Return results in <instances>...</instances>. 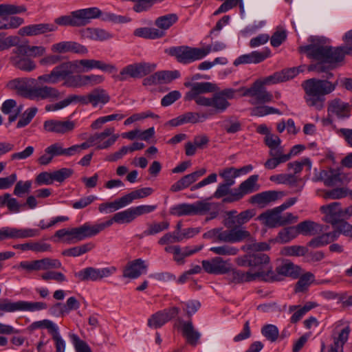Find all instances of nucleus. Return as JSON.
<instances>
[{
    "label": "nucleus",
    "mask_w": 352,
    "mask_h": 352,
    "mask_svg": "<svg viewBox=\"0 0 352 352\" xmlns=\"http://www.w3.org/2000/svg\"><path fill=\"white\" fill-rule=\"evenodd\" d=\"M308 41L310 43L300 46L298 50L311 59L335 64L342 62L345 55H352V45L333 47L325 45L322 38L314 36H310Z\"/></svg>",
    "instance_id": "f257e3e1"
},
{
    "label": "nucleus",
    "mask_w": 352,
    "mask_h": 352,
    "mask_svg": "<svg viewBox=\"0 0 352 352\" xmlns=\"http://www.w3.org/2000/svg\"><path fill=\"white\" fill-rule=\"evenodd\" d=\"M36 80L32 78H16L7 83V87L15 91L18 95L32 100L56 99L59 91L47 85L36 86Z\"/></svg>",
    "instance_id": "f03ea898"
},
{
    "label": "nucleus",
    "mask_w": 352,
    "mask_h": 352,
    "mask_svg": "<svg viewBox=\"0 0 352 352\" xmlns=\"http://www.w3.org/2000/svg\"><path fill=\"white\" fill-rule=\"evenodd\" d=\"M338 85L327 80L309 78L302 82V87L305 91L304 98L308 106L321 110L324 107V96L333 92Z\"/></svg>",
    "instance_id": "7ed1b4c3"
},
{
    "label": "nucleus",
    "mask_w": 352,
    "mask_h": 352,
    "mask_svg": "<svg viewBox=\"0 0 352 352\" xmlns=\"http://www.w3.org/2000/svg\"><path fill=\"white\" fill-rule=\"evenodd\" d=\"M226 45L221 41H215L205 47H194L188 45L173 47L170 49V54L175 56L177 62L188 65L206 58L210 52L225 50Z\"/></svg>",
    "instance_id": "20e7f679"
},
{
    "label": "nucleus",
    "mask_w": 352,
    "mask_h": 352,
    "mask_svg": "<svg viewBox=\"0 0 352 352\" xmlns=\"http://www.w3.org/2000/svg\"><path fill=\"white\" fill-rule=\"evenodd\" d=\"M270 76L263 79H258L256 80L250 87L245 88L241 87L239 89V96H251L252 98L250 100L252 104H264L272 101V94L267 91L265 87L266 85H272L274 82L272 80H269Z\"/></svg>",
    "instance_id": "39448f33"
},
{
    "label": "nucleus",
    "mask_w": 352,
    "mask_h": 352,
    "mask_svg": "<svg viewBox=\"0 0 352 352\" xmlns=\"http://www.w3.org/2000/svg\"><path fill=\"white\" fill-rule=\"evenodd\" d=\"M26 10L24 5L0 4V30L16 29L23 24L24 20L21 17L10 15L21 14Z\"/></svg>",
    "instance_id": "423d86ee"
},
{
    "label": "nucleus",
    "mask_w": 352,
    "mask_h": 352,
    "mask_svg": "<svg viewBox=\"0 0 352 352\" xmlns=\"http://www.w3.org/2000/svg\"><path fill=\"white\" fill-rule=\"evenodd\" d=\"M265 145L269 148L268 155L270 157L264 163V167L267 170L276 168L281 162L288 158L283 155V147L281 146L280 138L273 133L267 134L264 138Z\"/></svg>",
    "instance_id": "0eeeda50"
},
{
    "label": "nucleus",
    "mask_w": 352,
    "mask_h": 352,
    "mask_svg": "<svg viewBox=\"0 0 352 352\" xmlns=\"http://www.w3.org/2000/svg\"><path fill=\"white\" fill-rule=\"evenodd\" d=\"M155 63L148 62H140L129 64L124 67L119 74H115L112 78L116 81H126L129 78H142L149 74L152 73L156 69Z\"/></svg>",
    "instance_id": "6e6552de"
},
{
    "label": "nucleus",
    "mask_w": 352,
    "mask_h": 352,
    "mask_svg": "<svg viewBox=\"0 0 352 352\" xmlns=\"http://www.w3.org/2000/svg\"><path fill=\"white\" fill-rule=\"evenodd\" d=\"M70 74L74 72L86 73L97 69L104 72L113 73L117 72L116 65L96 59H80L67 62Z\"/></svg>",
    "instance_id": "1a4fd4ad"
},
{
    "label": "nucleus",
    "mask_w": 352,
    "mask_h": 352,
    "mask_svg": "<svg viewBox=\"0 0 352 352\" xmlns=\"http://www.w3.org/2000/svg\"><path fill=\"white\" fill-rule=\"evenodd\" d=\"M239 90L232 88L224 89L212 97L202 100V107H212L217 113L224 112L230 106L228 100L234 99L239 96Z\"/></svg>",
    "instance_id": "9d476101"
},
{
    "label": "nucleus",
    "mask_w": 352,
    "mask_h": 352,
    "mask_svg": "<svg viewBox=\"0 0 352 352\" xmlns=\"http://www.w3.org/2000/svg\"><path fill=\"white\" fill-rule=\"evenodd\" d=\"M212 204L209 202L197 201L194 204H179L170 208L169 212L176 217L203 215L209 212Z\"/></svg>",
    "instance_id": "9b49d317"
},
{
    "label": "nucleus",
    "mask_w": 352,
    "mask_h": 352,
    "mask_svg": "<svg viewBox=\"0 0 352 352\" xmlns=\"http://www.w3.org/2000/svg\"><path fill=\"white\" fill-rule=\"evenodd\" d=\"M320 210L324 214V220L333 226V227L339 230L342 231L344 229V223L347 222L344 220V212L341 208L339 202H333L328 205L322 206Z\"/></svg>",
    "instance_id": "f8f14e48"
},
{
    "label": "nucleus",
    "mask_w": 352,
    "mask_h": 352,
    "mask_svg": "<svg viewBox=\"0 0 352 352\" xmlns=\"http://www.w3.org/2000/svg\"><path fill=\"white\" fill-rule=\"evenodd\" d=\"M185 87H190V90L187 91L184 96L185 100H194L195 103L201 106L203 99H206L207 97L202 96L204 94L211 93L215 91L216 86L214 84L210 82H200L191 83L187 82L184 83Z\"/></svg>",
    "instance_id": "ddd939ff"
},
{
    "label": "nucleus",
    "mask_w": 352,
    "mask_h": 352,
    "mask_svg": "<svg viewBox=\"0 0 352 352\" xmlns=\"http://www.w3.org/2000/svg\"><path fill=\"white\" fill-rule=\"evenodd\" d=\"M61 267L62 263L59 260L43 258L38 260L21 261L15 267L19 270L24 271L25 273L30 274L36 271L59 269Z\"/></svg>",
    "instance_id": "4468645a"
},
{
    "label": "nucleus",
    "mask_w": 352,
    "mask_h": 352,
    "mask_svg": "<svg viewBox=\"0 0 352 352\" xmlns=\"http://www.w3.org/2000/svg\"><path fill=\"white\" fill-rule=\"evenodd\" d=\"M116 272L117 268L114 266L102 268L88 267L76 272L75 276L80 281H98L112 276Z\"/></svg>",
    "instance_id": "2eb2a0df"
},
{
    "label": "nucleus",
    "mask_w": 352,
    "mask_h": 352,
    "mask_svg": "<svg viewBox=\"0 0 352 352\" xmlns=\"http://www.w3.org/2000/svg\"><path fill=\"white\" fill-rule=\"evenodd\" d=\"M250 265L258 267V270L254 271V273L264 274L263 276L259 277V279L265 281L276 280L272 267L270 263V257L267 254L263 253L251 254Z\"/></svg>",
    "instance_id": "dca6fc26"
},
{
    "label": "nucleus",
    "mask_w": 352,
    "mask_h": 352,
    "mask_svg": "<svg viewBox=\"0 0 352 352\" xmlns=\"http://www.w3.org/2000/svg\"><path fill=\"white\" fill-rule=\"evenodd\" d=\"M26 54V47L23 45L17 46L12 52L10 62L17 69L30 72L36 68V65L34 60L25 57Z\"/></svg>",
    "instance_id": "f3484780"
},
{
    "label": "nucleus",
    "mask_w": 352,
    "mask_h": 352,
    "mask_svg": "<svg viewBox=\"0 0 352 352\" xmlns=\"http://www.w3.org/2000/svg\"><path fill=\"white\" fill-rule=\"evenodd\" d=\"M107 228L108 227L106 224V221L94 224L90 222H85L82 226L75 228L76 241H80L96 236Z\"/></svg>",
    "instance_id": "a211bd4d"
},
{
    "label": "nucleus",
    "mask_w": 352,
    "mask_h": 352,
    "mask_svg": "<svg viewBox=\"0 0 352 352\" xmlns=\"http://www.w3.org/2000/svg\"><path fill=\"white\" fill-rule=\"evenodd\" d=\"M258 180V175L250 176L247 179L241 182L237 188H234L233 194L230 201H239L245 195L257 191L259 189V185L257 184Z\"/></svg>",
    "instance_id": "6ab92c4d"
},
{
    "label": "nucleus",
    "mask_w": 352,
    "mask_h": 352,
    "mask_svg": "<svg viewBox=\"0 0 352 352\" xmlns=\"http://www.w3.org/2000/svg\"><path fill=\"white\" fill-rule=\"evenodd\" d=\"M113 127L106 128L103 131L91 135L94 146L97 149H107L113 146L117 141L119 135L115 134Z\"/></svg>",
    "instance_id": "aec40b11"
},
{
    "label": "nucleus",
    "mask_w": 352,
    "mask_h": 352,
    "mask_svg": "<svg viewBox=\"0 0 352 352\" xmlns=\"http://www.w3.org/2000/svg\"><path fill=\"white\" fill-rule=\"evenodd\" d=\"M351 106L340 98H336L328 103L327 113L329 116L336 117L338 120L348 119L351 116Z\"/></svg>",
    "instance_id": "412c9836"
},
{
    "label": "nucleus",
    "mask_w": 352,
    "mask_h": 352,
    "mask_svg": "<svg viewBox=\"0 0 352 352\" xmlns=\"http://www.w3.org/2000/svg\"><path fill=\"white\" fill-rule=\"evenodd\" d=\"M202 267L208 274L221 275L230 271L231 263L228 260H223L221 256H216L210 260H204Z\"/></svg>",
    "instance_id": "4be33fe9"
},
{
    "label": "nucleus",
    "mask_w": 352,
    "mask_h": 352,
    "mask_svg": "<svg viewBox=\"0 0 352 352\" xmlns=\"http://www.w3.org/2000/svg\"><path fill=\"white\" fill-rule=\"evenodd\" d=\"M70 75L67 62L63 63L52 69L50 74L39 76L36 81L40 83L56 84Z\"/></svg>",
    "instance_id": "5701e85b"
},
{
    "label": "nucleus",
    "mask_w": 352,
    "mask_h": 352,
    "mask_svg": "<svg viewBox=\"0 0 352 352\" xmlns=\"http://www.w3.org/2000/svg\"><path fill=\"white\" fill-rule=\"evenodd\" d=\"M43 128L47 132L64 135L75 129L76 122L70 120H48L44 122Z\"/></svg>",
    "instance_id": "b1692460"
},
{
    "label": "nucleus",
    "mask_w": 352,
    "mask_h": 352,
    "mask_svg": "<svg viewBox=\"0 0 352 352\" xmlns=\"http://www.w3.org/2000/svg\"><path fill=\"white\" fill-rule=\"evenodd\" d=\"M58 30L56 25L48 23L31 24L21 28L19 34L22 36H34L55 32Z\"/></svg>",
    "instance_id": "393cba45"
},
{
    "label": "nucleus",
    "mask_w": 352,
    "mask_h": 352,
    "mask_svg": "<svg viewBox=\"0 0 352 352\" xmlns=\"http://www.w3.org/2000/svg\"><path fill=\"white\" fill-rule=\"evenodd\" d=\"M111 97L103 88L97 87L87 94L86 105H91L93 108L103 107L109 102Z\"/></svg>",
    "instance_id": "a878e982"
},
{
    "label": "nucleus",
    "mask_w": 352,
    "mask_h": 352,
    "mask_svg": "<svg viewBox=\"0 0 352 352\" xmlns=\"http://www.w3.org/2000/svg\"><path fill=\"white\" fill-rule=\"evenodd\" d=\"M147 267L148 265L145 261L141 258L135 259L127 263L123 271V276L132 279L138 278L142 273L146 272Z\"/></svg>",
    "instance_id": "bb28decb"
},
{
    "label": "nucleus",
    "mask_w": 352,
    "mask_h": 352,
    "mask_svg": "<svg viewBox=\"0 0 352 352\" xmlns=\"http://www.w3.org/2000/svg\"><path fill=\"white\" fill-rule=\"evenodd\" d=\"M177 309H163L152 315L148 320V325L152 328H160L177 315Z\"/></svg>",
    "instance_id": "cd10ccee"
},
{
    "label": "nucleus",
    "mask_w": 352,
    "mask_h": 352,
    "mask_svg": "<svg viewBox=\"0 0 352 352\" xmlns=\"http://www.w3.org/2000/svg\"><path fill=\"white\" fill-rule=\"evenodd\" d=\"M208 118L207 114H200L196 112H187L169 121V124L173 126H177L184 124L191 123L196 124L201 122Z\"/></svg>",
    "instance_id": "c85d7f7f"
},
{
    "label": "nucleus",
    "mask_w": 352,
    "mask_h": 352,
    "mask_svg": "<svg viewBox=\"0 0 352 352\" xmlns=\"http://www.w3.org/2000/svg\"><path fill=\"white\" fill-rule=\"evenodd\" d=\"M282 192L276 190H267L254 195L250 198V202L257 204L260 207H265L269 204L278 199L282 196Z\"/></svg>",
    "instance_id": "c756f323"
},
{
    "label": "nucleus",
    "mask_w": 352,
    "mask_h": 352,
    "mask_svg": "<svg viewBox=\"0 0 352 352\" xmlns=\"http://www.w3.org/2000/svg\"><path fill=\"white\" fill-rule=\"evenodd\" d=\"M264 274L254 273V270H250L244 272L240 270H233L231 273V279L235 283H243L246 282H252L260 280L259 277L263 276Z\"/></svg>",
    "instance_id": "7c9ffc66"
},
{
    "label": "nucleus",
    "mask_w": 352,
    "mask_h": 352,
    "mask_svg": "<svg viewBox=\"0 0 352 352\" xmlns=\"http://www.w3.org/2000/svg\"><path fill=\"white\" fill-rule=\"evenodd\" d=\"M135 219L133 208L131 207L126 210L114 214L111 218L106 221V224L109 228L114 223L118 224L130 223Z\"/></svg>",
    "instance_id": "2f4dec72"
},
{
    "label": "nucleus",
    "mask_w": 352,
    "mask_h": 352,
    "mask_svg": "<svg viewBox=\"0 0 352 352\" xmlns=\"http://www.w3.org/2000/svg\"><path fill=\"white\" fill-rule=\"evenodd\" d=\"M178 21V16L176 14L171 13L157 17L155 21L156 30L162 33L160 38L166 35V30Z\"/></svg>",
    "instance_id": "473e14b6"
},
{
    "label": "nucleus",
    "mask_w": 352,
    "mask_h": 352,
    "mask_svg": "<svg viewBox=\"0 0 352 352\" xmlns=\"http://www.w3.org/2000/svg\"><path fill=\"white\" fill-rule=\"evenodd\" d=\"M13 248L21 250L23 252L31 250L34 252H45L50 251L51 245L43 241H30L21 244L14 245Z\"/></svg>",
    "instance_id": "72a5a7b5"
},
{
    "label": "nucleus",
    "mask_w": 352,
    "mask_h": 352,
    "mask_svg": "<svg viewBox=\"0 0 352 352\" xmlns=\"http://www.w3.org/2000/svg\"><path fill=\"white\" fill-rule=\"evenodd\" d=\"M341 233V231L335 229L332 232L323 234L322 235H320L317 237L312 239L309 242V246L314 248H316L326 245L333 242V241L336 240Z\"/></svg>",
    "instance_id": "f704fd0d"
},
{
    "label": "nucleus",
    "mask_w": 352,
    "mask_h": 352,
    "mask_svg": "<svg viewBox=\"0 0 352 352\" xmlns=\"http://www.w3.org/2000/svg\"><path fill=\"white\" fill-rule=\"evenodd\" d=\"M182 324V333L188 344L196 346L199 342L201 334L197 331L192 324L191 320L184 322L180 321Z\"/></svg>",
    "instance_id": "c9c22d12"
},
{
    "label": "nucleus",
    "mask_w": 352,
    "mask_h": 352,
    "mask_svg": "<svg viewBox=\"0 0 352 352\" xmlns=\"http://www.w3.org/2000/svg\"><path fill=\"white\" fill-rule=\"evenodd\" d=\"M276 271L279 275L289 276L293 278H297L300 274V267L294 265L289 261H283L276 267Z\"/></svg>",
    "instance_id": "e433bc0d"
},
{
    "label": "nucleus",
    "mask_w": 352,
    "mask_h": 352,
    "mask_svg": "<svg viewBox=\"0 0 352 352\" xmlns=\"http://www.w3.org/2000/svg\"><path fill=\"white\" fill-rule=\"evenodd\" d=\"M302 72L300 67H292L283 69L279 72H275L270 76V81L272 80L274 84L289 80L296 76L300 72Z\"/></svg>",
    "instance_id": "4c0bfd02"
},
{
    "label": "nucleus",
    "mask_w": 352,
    "mask_h": 352,
    "mask_svg": "<svg viewBox=\"0 0 352 352\" xmlns=\"http://www.w3.org/2000/svg\"><path fill=\"white\" fill-rule=\"evenodd\" d=\"M280 213H282V211L278 208V207L274 208V209L269 210L266 212L262 213L258 217V219L263 222V223L270 228H276L279 227L280 225V219L279 215Z\"/></svg>",
    "instance_id": "58836bf2"
},
{
    "label": "nucleus",
    "mask_w": 352,
    "mask_h": 352,
    "mask_svg": "<svg viewBox=\"0 0 352 352\" xmlns=\"http://www.w3.org/2000/svg\"><path fill=\"white\" fill-rule=\"evenodd\" d=\"M101 14L102 11L97 7H91L75 11V14H76L78 17V22L82 23V25H86L89 19L100 18Z\"/></svg>",
    "instance_id": "ea45409f"
},
{
    "label": "nucleus",
    "mask_w": 352,
    "mask_h": 352,
    "mask_svg": "<svg viewBox=\"0 0 352 352\" xmlns=\"http://www.w3.org/2000/svg\"><path fill=\"white\" fill-rule=\"evenodd\" d=\"M350 332L349 326H346L341 330L338 337H333V344L331 346L329 352H343V346L349 339Z\"/></svg>",
    "instance_id": "a19ab883"
},
{
    "label": "nucleus",
    "mask_w": 352,
    "mask_h": 352,
    "mask_svg": "<svg viewBox=\"0 0 352 352\" xmlns=\"http://www.w3.org/2000/svg\"><path fill=\"white\" fill-rule=\"evenodd\" d=\"M127 206L124 197L122 196L111 202L102 203L98 206V210L100 213L108 214L117 211Z\"/></svg>",
    "instance_id": "79ce46f5"
},
{
    "label": "nucleus",
    "mask_w": 352,
    "mask_h": 352,
    "mask_svg": "<svg viewBox=\"0 0 352 352\" xmlns=\"http://www.w3.org/2000/svg\"><path fill=\"white\" fill-rule=\"evenodd\" d=\"M320 228L319 224L311 221H304L296 226L298 234H301L305 236L316 234L320 230Z\"/></svg>",
    "instance_id": "37998d69"
},
{
    "label": "nucleus",
    "mask_w": 352,
    "mask_h": 352,
    "mask_svg": "<svg viewBox=\"0 0 352 352\" xmlns=\"http://www.w3.org/2000/svg\"><path fill=\"white\" fill-rule=\"evenodd\" d=\"M95 247L92 242H88L78 246H75L69 249H66L63 252V255L67 256L77 257L80 256L91 250Z\"/></svg>",
    "instance_id": "c03bdc74"
},
{
    "label": "nucleus",
    "mask_w": 352,
    "mask_h": 352,
    "mask_svg": "<svg viewBox=\"0 0 352 352\" xmlns=\"http://www.w3.org/2000/svg\"><path fill=\"white\" fill-rule=\"evenodd\" d=\"M162 34V33L156 30L155 28H138L133 31V35L135 36L150 40L160 38V35Z\"/></svg>",
    "instance_id": "a18cd8bd"
},
{
    "label": "nucleus",
    "mask_w": 352,
    "mask_h": 352,
    "mask_svg": "<svg viewBox=\"0 0 352 352\" xmlns=\"http://www.w3.org/2000/svg\"><path fill=\"white\" fill-rule=\"evenodd\" d=\"M153 192V189L150 187H145L140 189H137L131 191V192L124 195L127 206L131 204L133 200L142 199L148 197Z\"/></svg>",
    "instance_id": "49530a36"
},
{
    "label": "nucleus",
    "mask_w": 352,
    "mask_h": 352,
    "mask_svg": "<svg viewBox=\"0 0 352 352\" xmlns=\"http://www.w3.org/2000/svg\"><path fill=\"white\" fill-rule=\"evenodd\" d=\"M0 308H43V304L38 302H11L8 299H5L0 303Z\"/></svg>",
    "instance_id": "de8ad7c7"
},
{
    "label": "nucleus",
    "mask_w": 352,
    "mask_h": 352,
    "mask_svg": "<svg viewBox=\"0 0 352 352\" xmlns=\"http://www.w3.org/2000/svg\"><path fill=\"white\" fill-rule=\"evenodd\" d=\"M232 186V185L228 184L227 183L219 184L215 192H214V197L217 199H220L223 197L227 196L223 199L224 202H234L235 201H230V199L232 198V195L233 194L234 191V188H230Z\"/></svg>",
    "instance_id": "09e8293b"
},
{
    "label": "nucleus",
    "mask_w": 352,
    "mask_h": 352,
    "mask_svg": "<svg viewBox=\"0 0 352 352\" xmlns=\"http://www.w3.org/2000/svg\"><path fill=\"white\" fill-rule=\"evenodd\" d=\"M231 237L232 243L241 242L245 240L253 241L250 232L242 227L231 229Z\"/></svg>",
    "instance_id": "8fccbe9b"
},
{
    "label": "nucleus",
    "mask_w": 352,
    "mask_h": 352,
    "mask_svg": "<svg viewBox=\"0 0 352 352\" xmlns=\"http://www.w3.org/2000/svg\"><path fill=\"white\" fill-rule=\"evenodd\" d=\"M324 184L326 186H333L341 182L340 172L339 169L330 168L325 170Z\"/></svg>",
    "instance_id": "3c124183"
},
{
    "label": "nucleus",
    "mask_w": 352,
    "mask_h": 352,
    "mask_svg": "<svg viewBox=\"0 0 352 352\" xmlns=\"http://www.w3.org/2000/svg\"><path fill=\"white\" fill-rule=\"evenodd\" d=\"M87 36L94 41H104L112 38V35L107 31L100 28H87Z\"/></svg>",
    "instance_id": "603ef678"
},
{
    "label": "nucleus",
    "mask_w": 352,
    "mask_h": 352,
    "mask_svg": "<svg viewBox=\"0 0 352 352\" xmlns=\"http://www.w3.org/2000/svg\"><path fill=\"white\" fill-rule=\"evenodd\" d=\"M209 250L219 256H235L239 252L237 248L228 244L211 247Z\"/></svg>",
    "instance_id": "864d4df0"
},
{
    "label": "nucleus",
    "mask_w": 352,
    "mask_h": 352,
    "mask_svg": "<svg viewBox=\"0 0 352 352\" xmlns=\"http://www.w3.org/2000/svg\"><path fill=\"white\" fill-rule=\"evenodd\" d=\"M314 275L311 272H307L302 274L296 285L295 292H302L306 291L311 283L314 282Z\"/></svg>",
    "instance_id": "5fc2aeb1"
},
{
    "label": "nucleus",
    "mask_w": 352,
    "mask_h": 352,
    "mask_svg": "<svg viewBox=\"0 0 352 352\" xmlns=\"http://www.w3.org/2000/svg\"><path fill=\"white\" fill-rule=\"evenodd\" d=\"M170 224L168 221L155 222L148 225V228L143 232L144 236L155 235L168 229Z\"/></svg>",
    "instance_id": "6e6d98bb"
},
{
    "label": "nucleus",
    "mask_w": 352,
    "mask_h": 352,
    "mask_svg": "<svg viewBox=\"0 0 352 352\" xmlns=\"http://www.w3.org/2000/svg\"><path fill=\"white\" fill-rule=\"evenodd\" d=\"M307 252L305 247L300 245L285 246L280 250V254L287 256H304Z\"/></svg>",
    "instance_id": "4d7b16f0"
},
{
    "label": "nucleus",
    "mask_w": 352,
    "mask_h": 352,
    "mask_svg": "<svg viewBox=\"0 0 352 352\" xmlns=\"http://www.w3.org/2000/svg\"><path fill=\"white\" fill-rule=\"evenodd\" d=\"M20 38L17 36L5 37V33H0V52L8 50L11 47L17 46Z\"/></svg>",
    "instance_id": "13d9d810"
},
{
    "label": "nucleus",
    "mask_w": 352,
    "mask_h": 352,
    "mask_svg": "<svg viewBox=\"0 0 352 352\" xmlns=\"http://www.w3.org/2000/svg\"><path fill=\"white\" fill-rule=\"evenodd\" d=\"M194 182H195V181L191 174H188L174 183L170 187V190L172 192H178L182 190L189 187Z\"/></svg>",
    "instance_id": "bf43d9fd"
},
{
    "label": "nucleus",
    "mask_w": 352,
    "mask_h": 352,
    "mask_svg": "<svg viewBox=\"0 0 352 352\" xmlns=\"http://www.w3.org/2000/svg\"><path fill=\"white\" fill-rule=\"evenodd\" d=\"M30 327L32 329H46L52 336L58 332V327L53 322L49 320H43L34 322L31 324Z\"/></svg>",
    "instance_id": "052dcab7"
},
{
    "label": "nucleus",
    "mask_w": 352,
    "mask_h": 352,
    "mask_svg": "<svg viewBox=\"0 0 352 352\" xmlns=\"http://www.w3.org/2000/svg\"><path fill=\"white\" fill-rule=\"evenodd\" d=\"M56 24L59 25L81 26L82 23L78 22L75 11L71 15H65L56 18L54 20Z\"/></svg>",
    "instance_id": "680f3d73"
},
{
    "label": "nucleus",
    "mask_w": 352,
    "mask_h": 352,
    "mask_svg": "<svg viewBox=\"0 0 352 352\" xmlns=\"http://www.w3.org/2000/svg\"><path fill=\"white\" fill-rule=\"evenodd\" d=\"M296 226L289 227L280 231L277 241L280 243H287L298 236Z\"/></svg>",
    "instance_id": "e2e57ef3"
},
{
    "label": "nucleus",
    "mask_w": 352,
    "mask_h": 352,
    "mask_svg": "<svg viewBox=\"0 0 352 352\" xmlns=\"http://www.w3.org/2000/svg\"><path fill=\"white\" fill-rule=\"evenodd\" d=\"M38 109L35 107L27 109L22 114L21 118L17 122V128H23L30 123L32 120L36 116Z\"/></svg>",
    "instance_id": "0e129e2a"
},
{
    "label": "nucleus",
    "mask_w": 352,
    "mask_h": 352,
    "mask_svg": "<svg viewBox=\"0 0 352 352\" xmlns=\"http://www.w3.org/2000/svg\"><path fill=\"white\" fill-rule=\"evenodd\" d=\"M219 176L224 179V183L234 185L235 184V178L239 177V174L236 173V168L230 167L221 170L219 172Z\"/></svg>",
    "instance_id": "69168bd1"
},
{
    "label": "nucleus",
    "mask_w": 352,
    "mask_h": 352,
    "mask_svg": "<svg viewBox=\"0 0 352 352\" xmlns=\"http://www.w3.org/2000/svg\"><path fill=\"white\" fill-rule=\"evenodd\" d=\"M65 80L64 85L67 87L80 88L85 87L83 75H68Z\"/></svg>",
    "instance_id": "338daca9"
},
{
    "label": "nucleus",
    "mask_w": 352,
    "mask_h": 352,
    "mask_svg": "<svg viewBox=\"0 0 352 352\" xmlns=\"http://www.w3.org/2000/svg\"><path fill=\"white\" fill-rule=\"evenodd\" d=\"M69 337L76 352H91L89 346L85 341L80 340L77 335L72 333Z\"/></svg>",
    "instance_id": "774afa93"
}]
</instances>
